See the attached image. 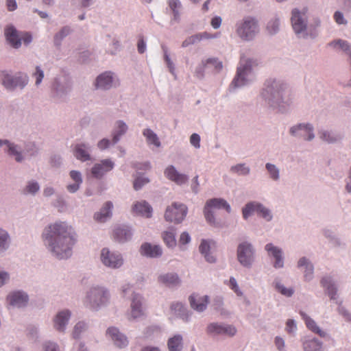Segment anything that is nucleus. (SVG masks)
I'll return each mask as SVG.
<instances>
[{"mask_svg":"<svg viewBox=\"0 0 351 351\" xmlns=\"http://www.w3.org/2000/svg\"><path fill=\"white\" fill-rule=\"evenodd\" d=\"M118 131L113 136V143H116L119 139V136L123 134L128 130L126 124L122 121L117 123Z\"/></svg>","mask_w":351,"mask_h":351,"instance_id":"c03bdc74","label":"nucleus"},{"mask_svg":"<svg viewBox=\"0 0 351 351\" xmlns=\"http://www.w3.org/2000/svg\"><path fill=\"white\" fill-rule=\"evenodd\" d=\"M190 241H191V237L187 232H184L181 234L180 240H179V242L180 244L185 245V244L189 243Z\"/></svg>","mask_w":351,"mask_h":351,"instance_id":"0e129e2a","label":"nucleus"},{"mask_svg":"<svg viewBox=\"0 0 351 351\" xmlns=\"http://www.w3.org/2000/svg\"><path fill=\"white\" fill-rule=\"evenodd\" d=\"M70 177L75 183L73 184H69L67 186V190L71 193H75L79 189L80 186L82 182V175L79 171L73 170L70 172Z\"/></svg>","mask_w":351,"mask_h":351,"instance_id":"473e14b6","label":"nucleus"},{"mask_svg":"<svg viewBox=\"0 0 351 351\" xmlns=\"http://www.w3.org/2000/svg\"><path fill=\"white\" fill-rule=\"evenodd\" d=\"M252 63H254V62L252 60H245L243 57H241L240 66L237 69V76L232 83V85L235 87H239L247 84L245 77L250 72Z\"/></svg>","mask_w":351,"mask_h":351,"instance_id":"423d86ee","label":"nucleus"},{"mask_svg":"<svg viewBox=\"0 0 351 351\" xmlns=\"http://www.w3.org/2000/svg\"><path fill=\"white\" fill-rule=\"evenodd\" d=\"M220 208L226 209L228 213L231 210L230 205L223 199L214 198L206 202L204 213L206 221L210 224L215 226L213 215L215 213V210Z\"/></svg>","mask_w":351,"mask_h":351,"instance_id":"f03ea898","label":"nucleus"},{"mask_svg":"<svg viewBox=\"0 0 351 351\" xmlns=\"http://www.w3.org/2000/svg\"><path fill=\"white\" fill-rule=\"evenodd\" d=\"M6 5L9 11H14L17 8V4L15 0H7Z\"/></svg>","mask_w":351,"mask_h":351,"instance_id":"69168bd1","label":"nucleus"},{"mask_svg":"<svg viewBox=\"0 0 351 351\" xmlns=\"http://www.w3.org/2000/svg\"><path fill=\"white\" fill-rule=\"evenodd\" d=\"M237 257L240 263L245 266H250L254 260V251L251 244L244 242L238 246Z\"/></svg>","mask_w":351,"mask_h":351,"instance_id":"0eeeda50","label":"nucleus"},{"mask_svg":"<svg viewBox=\"0 0 351 351\" xmlns=\"http://www.w3.org/2000/svg\"><path fill=\"white\" fill-rule=\"evenodd\" d=\"M102 263L111 268H118L123 265V258L119 254L111 252L108 249L104 248L101 252Z\"/></svg>","mask_w":351,"mask_h":351,"instance_id":"6e6552de","label":"nucleus"},{"mask_svg":"<svg viewBox=\"0 0 351 351\" xmlns=\"http://www.w3.org/2000/svg\"><path fill=\"white\" fill-rule=\"evenodd\" d=\"M162 237L167 247H173L176 245V229L174 228H171L168 230L164 231Z\"/></svg>","mask_w":351,"mask_h":351,"instance_id":"2f4dec72","label":"nucleus"},{"mask_svg":"<svg viewBox=\"0 0 351 351\" xmlns=\"http://www.w3.org/2000/svg\"><path fill=\"white\" fill-rule=\"evenodd\" d=\"M143 134L146 138L147 144L154 145L156 147H159L160 146V142L158 136L152 130H144L143 132Z\"/></svg>","mask_w":351,"mask_h":351,"instance_id":"e433bc0d","label":"nucleus"},{"mask_svg":"<svg viewBox=\"0 0 351 351\" xmlns=\"http://www.w3.org/2000/svg\"><path fill=\"white\" fill-rule=\"evenodd\" d=\"M187 214V207L183 204L173 203L168 206L165 213L167 221L174 223H181Z\"/></svg>","mask_w":351,"mask_h":351,"instance_id":"20e7f679","label":"nucleus"},{"mask_svg":"<svg viewBox=\"0 0 351 351\" xmlns=\"http://www.w3.org/2000/svg\"><path fill=\"white\" fill-rule=\"evenodd\" d=\"M23 40L25 45L29 44L32 40V35L28 32L21 33V41Z\"/></svg>","mask_w":351,"mask_h":351,"instance_id":"e2e57ef3","label":"nucleus"},{"mask_svg":"<svg viewBox=\"0 0 351 351\" xmlns=\"http://www.w3.org/2000/svg\"><path fill=\"white\" fill-rule=\"evenodd\" d=\"M171 310L176 315L182 317L183 319L187 320L188 316L184 313L185 309L182 304L179 302L172 304L171 306Z\"/></svg>","mask_w":351,"mask_h":351,"instance_id":"a19ab883","label":"nucleus"},{"mask_svg":"<svg viewBox=\"0 0 351 351\" xmlns=\"http://www.w3.org/2000/svg\"><path fill=\"white\" fill-rule=\"evenodd\" d=\"M169 351H181L182 348V337L176 335L168 340L167 343Z\"/></svg>","mask_w":351,"mask_h":351,"instance_id":"72a5a7b5","label":"nucleus"},{"mask_svg":"<svg viewBox=\"0 0 351 351\" xmlns=\"http://www.w3.org/2000/svg\"><path fill=\"white\" fill-rule=\"evenodd\" d=\"M305 351H322V344L315 339L306 341L303 343Z\"/></svg>","mask_w":351,"mask_h":351,"instance_id":"58836bf2","label":"nucleus"},{"mask_svg":"<svg viewBox=\"0 0 351 351\" xmlns=\"http://www.w3.org/2000/svg\"><path fill=\"white\" fill-rule=\"evenodd\" d=\"M254 212L257 213V214L267 221L271 220L272 218V216L267 208L261 204L251 202L246 204L245 207L243 209V216L244 219H247Z\"/></svg>","mask_w":351,"mask_h":351,"instance_id":"1a4fd4ad","label":"nucleus"},{"mask_svg":"<svg viewBox=\"0 0 351 351\" xmlns=\"http://www.w3.org/2000/svg\"><path fill=\"white\" fill-rule=\"evenodd\" d=\"M276 287L282 295H285L286 296H291L293 293L292 289H287L283 285H278Z\"/></svg>","mask_w":351,"mask_h":351,"instance_id":"052dcab7","label":"nucleus"},{"mask_svg":"<svg viewBox=\"0 0 351 351\" xmlns=\"http://www.w3.org/2000/svg\"><path fill=\"white\" fill-rule=\"evenodd\" d=\"M206 68H211L213 69L216 71H219L223 68V64L221 61H219L217 58H208L205 60H203L199 65V69L200 70L197 71V76L198 77H201L203 76L202 71L206 69Z\"/></svg>","mask_w":351,"mask_h":351,"instance_id":"4468645a","label":"nucleus"},{"mask_svg":"<svg viewBox=\"0 0 351 351\" xmlns=\"http://www.w3.org/2000/svg\"><path fill=\"white\" fill-rule=\"evenodd\" d=\"M69 317L70 312L69 311H62L58 313L54 319V327L56 329L59 331H63Z\"/></svg>","mask_w":351,"mask_h":351,"instance_id":"cd10ccee","label":"nucleus"},{"mask_svg":"<svg viewBox=\"0 0 351 351\" xmlns=\"http://www.w3.org/2000/svg\"><path fill=\"white\" fill-rule=\"evenodd\" d=\"M86 328V324L84 322H78L74 328L73 335L74 338H77L80 332Z\"/></svg>","mask_w":351,"mask_h":351,"instance_id":"3c124183","label":"nucleus"},{"mask_svg":"<svg viewBox=\"0 0 351 351\" xmlns=\"http://www.w3.org/2000/svg\"><path fill=\"white\" fill-rule=\"evenodd\" d=\"M39 189V186L37 182H30L27 186L25 191L28 193H35Z\"/></svg>","mask_w":351,"mask_h":351,"instance_id":"4d7b16f0","label":"nucleus"},{"mask_svg":"<svg viewBox=\"0 0 351 351\" xmlns=\"http://www.w3.org/2000/svg\"><path fill=\"white\" fill-rule=\"evenodd\" d=\"M169 5L173 13L175 21H178L180 17L179 9L181 8V3L178 0H169Z\"/></svg>","mask_w":351,"mask_h":351,"instance_id":"79ce46f5","label":"nucleus"},{"mask_svg":"<svg viewBox=\"0 0 351 351\" xmlns=\"http://www.w3.org/2000/svg\"><path fill=\"white\" fill-rule=\"evenodd\" d=\"M231 171L237 173L239 175H247L250 172V169L247 167H245V165L240 164L232 167Z\"/></svg>","mask_w":351,"mask_h":351,"instance_id":"49530a36","label":"nucleus"},{"mask_svg":"<svg viewBox=\"0 0 351 351\" xmlns=\"http://www.w3.org/2000/svg\"><path fill=\"white\" fill-rule=\"evenodd\" d=\"M189 300L191 308L199 312L205 310L208 303V298L207 295L201 297L195 293L192 294Z\"/></svg>","mask_w":351,"mask_h":351,"instance_id":"2eb2a0df","label":"nucleus"},{"mask_svg":"<svg viewBox=\"0 0 351 351\" xmlns=\"http://www.w3.org/2000/svg\"><path fill=\"white\" fill-rule=\"evenodd\" d=\"M43 237L49 243L52 253L59 258L71 256L76 241L75 233L65 222H56L45 228Z\"/></svg>","mask_w":351,"mask_h":351,"instance_id":"f257e3e1","label":"nucleus"},{"mask_svg":"<svg viewBox=\"0 0 351 351\" xmlns=\"http://www.w3.org/2000/svg\"><path fill=\"white\" fill-rule=\"evenodd\" d=\"M209 38L208 34L206 32L197 34L193 35L191 36H189L186 39H185L182 43V47H186L191 45H194L195 43H197L198 42L202 40L203 38Z\"/></svg>","mask_w":351,"mask_h":351,"instance_id":"4c0bfd02","label":"nucleus"},{"mask_svg":"<svg viewBox=\"0 0 351 351\" xmlns=\"http://www.w3.org/2000/svg\"><path fill=\"white\" fill-rule=\"evenodd\" d=\"M2 83L7 88H14L19 86L23 88L27 83V77L25 76L21 77H13L7 73H3Z\"/></svg>","mask_w":351,"mask_h":351,"instance_id":"f8f14e48","label":"nucleus"},{"mask_svg":"<svg viewBox=\"0 0 351 351\" xmlns=\"http://www.w3.org/2000/svg\"><path fill=\"white\" fill-rule=\"evenodd\" d=\"M322 287L325 289L326 293L328 295L331 300L336 299L337 288L334 284L332 283L331 279L329 277L323 278L321 280Z\"/></svg>","mask_w":351,"mask_h":351,"instance_id":"7c9ffc66","label":"nucleus"},{"mask_svg":"<svg viewBox=\"0 0 351 351\" xmlns=\"http://www.w3.org/2000/svg\"><path fill=\"white\" fill-rule=\"evenodd\" d=\"M320 138L328 143H333L337 140V137L332 136L327 132H323L320 133Z\"/></svg>","mask_w":351,"mask_h":351,"instance_id":"603ef678","label":"nucleus"},{"mask_svg":"<svg viewBox=\"0 0 351 351\" xmlns=\"http://www.w3.org/2000/svg\"><path fill=\"white\" fill-rule=\"evenodd\" d=\"M199 248L200 252L203 255H204V257L208 262H209V263L215 262V257L208 253L209 250H210V245L207 241L202 240Z\"/></svg>","mask_w":351,"mask_h":351,"instance_id":"ea45409f","label":"nucleus"},{"mask_svg":"<svg viewBox=\"0 0 351 351\" xmlns=\"http://www.w3.org/2000/svg\"><path fill=\"white\" fill-rule=\"evenodd\" d=\"M230 287L237 293V295H241L242 292L239 290L237 281L234 278L230 279Z\"/></svg>","mask_w":351,"mask_h":351,"instance_id":"13d9d810","label":"nucleus"},{"mask_svg":"<svg viewBox=\"0 0 351 351\" xmlns=\"http://www.w3.org/2000/svg\"><path fill=\"white\" fill-rule=\"evenodd\" d=\"M8 239V233L0 228V248H4Z\"/></svg>","mask_w":351,"mask_h":351,"instance_id":"6e6d98bb","label":"nucleus"},{"mask_svg":"<svg viewBox=\"0 0 351 351\" xmlns=\"http://www.w3.org/2000/svg\"><path fill=\"white\" fill-rule=\"evenodd\" d=\"M296 329V325L293 319H288L286 323V330L289 333L293 332Z\"/></svg>","mask_w":351,"mask_h":351,"instance_id":"680f3d73","label":"nucleus"},{"mask_svg":"<svg viewBox=\"0 0 351 351\" xmlns=\"http://www.w3.org/2000/svg\"><path fill=\"white\" fill-rule=\"evenodd\" d=\"M300 315L304 319L306 327L311 330L313 332L317 334L319 336L322 337H324L326 335V333L321 330L319 327L317 325L316 322L308 317L305 313L301 311L300 312Z\"/></svg>","mask_w":351,"mask_h":351,"instance_id":"393cba45","label":"nucleus"},{"mask_svg":"<svg viewBox=\"0 0 351 351\" xmlns=\"http://www.w3.org/2000/svg\"><path fill=\"white\" fill-rule=\"evenodd\" d=\"M281 86L274 81L271 86H267V92H270L274 98L278 99L280 95Z\"/></svg>","mask_w":351,"mask_h":351,"instance_id":"a18cd8bd","label":"nucleus"},{"mask_svg":"<svg viewBox=\"0 0 351 351\" xmlns=\"http://www.w3.org/2000/svg\"><path fill=\"white\" fill-rule=\"evenodd\" d=\"M207 332L212 335H224L231 337L236 334L237 329L231 325H221L213 323L208 326Z\"/></svg>","mask_w":351,"mask_h":351,"instance_id":"9d476101","label":"nucleus"},{"mask_svg":"<svg viewBox=\"0 0 351 351\" xmlns=\"http://www.w3.org/2000/svg\"><path fill=\"white\" fill-rule=\"evenodd\" d=\"M266 168L267 171L269 172L271 178H273L274 180H277L278 178V170L274 165L267 163L266 165Z\"/></svg>","mask_w":351,"mask_h":351,"instance_id":"09e8293b","label":"nucleus"},{"mask_svg":"<svg viewBox=\"0 0 351 351\" xmlns=\"http://www.w3.org/2000/svg\"><path fill=\"white\" fill-rule=\"evenodd\" d=\"M291 23L296 34L302 32L306 28V23L297 9L292 11Z\"/></svg>","mask_w":351,"mask_h":351,"instance_id":"5701e85b","label":"nucleus"},{"mask_svg":"<svg viewBox=\"0 0 351 351\" xmlns=\"http://www.w3.org/2000/svg\"><path fill=\"white\" fill-rule=\"evenodd\" d=\"M45 351H58L56 344L49 342L44 346Z\"/></svg>","mask_w":351,"mask_h":351,"instance_id":"338daca9","label":"nucleus"},{"mask_svg":"<svg viewBox=\"0 0 351 351\" xmlns=\"http://www.w3.org/2000/svg\"><path fill=\"white\" fill-rule=\"evenodd\" d=\"M165 176L170 180L178 184H182L188 180V177L182 173H180L176 168L170 165L165 171Z\"/></svg>","mask_w":351,"mask_h":351,"instance_id":"dca6fc26","label":"nucleus"},{"mask_svg":"<svg viewBox=\"0 0 351 351\" xmlns=\"http://www.w3.org/2000/svg\"><path fill=\"white\" fill-rule=\"evenodd\" d=\"M8 301L12 306L21 307L27 304L28 297L23 292L16 291L10 293L8 296Z\"/></svg>","mask_w":351,"mask_h":351,"instance_id":"4be33fe9","label":"nucleus"},{"mask_svg":"<svg viewBox=\"0 0 351 351\" xmlns=\"http://www.w3.org/2000/svg\"><path fill=\"white\" fill-rule=\"evenodd\" d=\"M159 281L164 285L171 287L175 286L180 283V279L177 274H167L159 277Z\"/></svg>","mask_w":351,"mask_h":351,"instance_id":"f704fd0d","label":"nucleus"},{"mask_svg":"<svg viewBox=\"0 0 351 351\" xmlns=\"http://www.w3.org/2000/svg\"><path fill=\"white\" fill-rule=\"evenodd\" d=\"M143 315V313L141 307V297L138 295L135 294L132 298L131 304V314L130 317H129V319L140 317Z\"/></svg>","mask_w":351,"mask_h":351,"instance_id":"a878e982","label":"nucleus"},{"mask_svg":"<svg viewBox=\"0 0 351 351\" xmlns=\"http://www.w3.org/2000/svg\"><path fill=\"white\" fill-rule=\"evenodd\" d=\"M290 132L293 135H299L306 140H311L314 138L313 128L309 125L300 124L291 128Z\"/></svg>","mask_w":351,"mask_h":351,"instance_id":"f3484780","label":"nucleus"},{"mask_svg":"<svg viewBox=\"0 0 351 351\" xmlns=\"http://www.w3.org/2000/svg\"><path fill=\"white\" fill-rule=\"evenodd\" d=\"M33 76L36 77V84L38 85L42 82L44 77V73L39 66H36V72L33 74Z\"/></svg>","mask_w":351,"mask_h":351,"instance_id":"864d4df0","label":"nucleus"},{"mask_svg":"<svg viewBox=\"0 0 351 351\" xmlns=\"http://www.w3.org/2000/svg\"><path fill=\"white\" fill-rule=\"evenodd\" d=\"M279 20L278 19L270 21L267 26V29L270 34H274L278 30Z\"/></svg>","mask_w":351,"mask_h":351,"instance_id":"de8ad7c7","label":"nucleus"},{"mask_svg":"<svg viewBox=\"0 0 351 351\" xmlns=\"http://www.w3.org/2000/svg\"><path fill=\"white\" fill-rule=\"evenodd\" d=\"M190 143L195 148L200 147V136L199 134L194 133L190 137Z\"/></svg>","mask_w":351,"mask_h":351,"instance_id":"5fc2aeb1","label":"nucleus"},{"mask_svg":"<svg viewBox=\"0 0 351 351\" xmlns=\"http://www.w3.org/2000/svg\"><path fill=\"white\" fill-rule=\"evenodd\" d=\"M152 208L145 201L137 202L132 206V212L146 218H150L152 215Z\"/></svg>","mask_w":351,"mask_h":351,"instance_id":"a211bd4d","label":"nucleus"},{"mask_svg":"<svg viewBox=\"0 0 351 351\" xmlns=\"http://www.w3.org/2000/svg\"><path fill=\"white\" fill-rule=\"evenodd\" d=\"M334 19L338 24H346L347 21L344 19L341 12L337 11L334 14Z\"/></svg>","mask_w":351,"mask_h":351,"instance_id":"bf43d9fd","label":"nucleus"},{"mask_svg":"<svg viewBox=\"0 0 351 351\" xmlns=\"http://www.w3.org/2000/svg\"><path fill=\"white\" fill-rule=\"evenodd\" d=\"M265 250L269 256H272L275 258L274 267L281 268L283 267V258L282 256V250L273 245L271 243H268L265 246Z\"/></svg>","mask_w":351,"mask_h":351,"instance_id":"412c9836","label":"nucleus"},{"mask_svg":"<svg viewBox=\"0 0 351 351\" xmlns=\"http://www.w3.org/2000/svg\"><path fill=\"white\" fill-rule=\"evenodd\" d=\"M5 36L12 47L18 49L21 47V34L13 26H8L5 29Z\"/></svg>","mask_w":351,"mask_h":351,"instance_id":"ddd939ff","label":"nucleus"},{"mask_svg":"<svg viewBox=\"0 0 351 351\" xmlns=\"http://www.w3.org/2000/svg\"><path fill=\"white\" fill-rule=\"evenodd\" d=\"M3 144H7L8 147V153L10 155H13L16 156V160L18 162L21 161L22 158L21 154L18 152L16 149V147L14 145L8 143V141H1L0 140V147L2 146Z\"/></svg>","mask_w":351,"mask_h":351,"instance_id":"37998d69","label":"nucleus"},{"mask_svg":"<svg viewBox=\"0 0 351 351\" xmlns=\"http://www.w3.org/2000/svg\"><path fill=\"white\" fill-rule=\"evenodd\" d=\"M132 234L130 230L127 226L117 227L114 229L113 233L114 239L119 243H123L131 238Z\"/></svg>","mask_w":351,"mask_h":351,"instance_id":"bb28decb","label":"nucleus"},{"mask_svg":"<svg viewBox=\"0 0 351 351\" xmlns=\"http://www.w3.org/2000/svg\"><path fill=\"white\" fill-rule=\"evenodd\" d=\"M112 204L110 202H107L104 207L101 209L100 212L95 213V219L98 222H104L108 218L111 216V209Z\"/></svg>","mask_w":351,"mask_h":351,"instance_id":"c756f323","label":"nucleus"},{"mask_svg":"<svg viewBox=\"0 0 351 351\" xmlns=\"http://www.w3.org/2000/svg\"><path fill=\"white\" fill-rule=\"evenodd\" d=\"M141 254L151 258H156L162 255V251L160 246L152 245L149 243H143L140 249Z\"/></svg>","mask_w":351,"mask_h":351,"instance_id":"6ab92c4d","label":"nucleus"},{"mask_svg":"<svg viewBox=\"0 0 351 351\" xmlns=\"http://www.w3.org/2000/svg\"><path fill=\"white\" fill-rule=\"evenodd\" d=\"M149 182V180L148 178L138 177L134 181V188L135 190H138Z\"/></svg>","mask_w":351,"mask_h":351,"instance_id":"8fccbe9b","label":"nucleus"},{"mask_svg":"<svg viewBox=\"0 0 351 351\" xmlns=\"http://www.w3.org/2000/svg\"><path fill=\"white\" fill-rule=\"evenodd\" d=\"M109 298V295L103 287H93L88 293L85 303L90 308H96L105 304Z\"/></svg>","mask_w":351,"mask_h":351,"instance_id":"7ed1b4c3","label":"nucleus"},{"mask_svg":"<svg viewBox=\"0 0 351 351\" xmlns=\"http://www.w3.org/2000/svg\"><path fill=\"white\" fill-rule=\"evenodd\" d=\"M298 266L299 267H305L304 278L306 280L311 279L313 273V266L306 258L303 257L300 258L298 261Z\"/></svg>","mask_w":351,"mask_h":351,"instance_id":"c9c22d12","label":"nucleus"},{"mask_svg":"<svg viewBox=\"0 0 351 351\" xmlns=\"http://www.w3.org/2000/svg\"><path fill=\"white\" fill-rule=\"evenodd\" d=\"M73 154L77 159L81 161L90 160V156L88 152V148L85 144H77L73 148Z\"/></svg>","mask_w":351,"mask_h":351,"instance_id":"c85d7f7f","label":"nucleus"},{"mask_svg":"<svg viewBox=\"0 0 351 351\" xmlns=\"http://www.w3.org/2000/svg\"><path fill=\"white\" fill-rule=\"evenodd\" d=\"M108 335L114 344L119 348H123L128 343V341L125 335L120 333L119 330L114 327L109 328L107 330Z\"/></svg>","mask_w":351,"mask_h":351,"instance_id":"aec40b11","label":"nucleus"},{"mask_svg":"<svg viewBox=\"0 0 351 351\" xmlns=\"http://www.w3.org/2000/svg\"><path fill=\"white\" fill-rule=\"evenodd\" d=\"M221 19L219 16H215L211 21V25L215 29L219 28L221 25Z\"/></svg>","mask_w":351,"mask_h":351,"instance_id":"774afa93","label":"nucleus"},{"mask_svg":"<svg viewBox=\"0 0 351 351\" xmlns=\"http://www.w3.org/2000/svg\"><path fill=\"white\" fill-rule=\"evenodd\" d=\"M113 167L114 162L109 159H105L93 166L91 173L95 178H101L107 172L111 171Z\"/></svg>","mask_w":351,"mask_h":351,"instance_id":"9b49d317","label":"nucleus"},{"mask_svg":"<svg viewBox=\"0 0 351 351\" xmlns=\"http://www.w3.org/2000/svg\"><path fill=\"white\" fill-rule=\"evenodd\" d=\"M238 35L244 40L252 39L258 32L256 20L252 17H247L243 20L237 29Z\"/></svg>","mask_w":351,"mask_h":351,"instance_id":"39448f33","label":"nucleus"},{"mask_svg":"<svg viewBox=\"0 0 351 351\" xmlns=\"http://www.w3.org/2000/svg\"><path fill=\"white\" fill-rule=\"evenodd\" d=\"M112 74L110 72H105L99 75L95 82L97 88L108 89L112 86Z\"/></svg>","mask_w":351,"mask_h":351,"instance_id":"b1692460","label":"nucleus"}]
</instances>
